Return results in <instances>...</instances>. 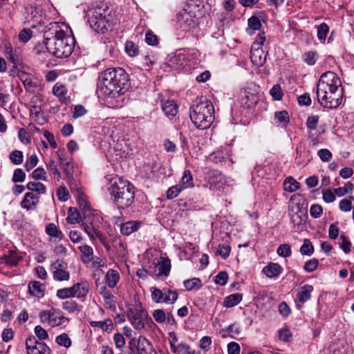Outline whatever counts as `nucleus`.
Wrapping results in <instances>:
<instances>
[{"mask_svg": "<svg viewBox=\"0 0 354 354\" xmlns=\"http://www.w3.org/2000/svg\"><path fill=\"white\" fill-rule=\"evenodd\" d=\"M99 80L100 91L106 101L120 97L130 87L129 74L120 67L106 68L100 73Z\"/></svg>", "mask_w": 354, "mask_h": 354, "instance_id": "obj_1", "label": "nucleus"}, {"mask_svg": "<svg viewBox=\"0 0 354 354\" xmlns=\"http://www.w3.org/2000/svg\"><path fill=\"white\" fill-rule=\"evenodd\" d=\"M316 93L317 100L323 107L327 109L338 107L343 96L341 80L332 71L323 73L317 83Z\"/></svg>", "mask_w": 354, "mask_h": 354, "instance_id": "obj_2", "label": "nucleus"}, {"mask_svg": "<svg viewBox=\"0 0 354 354\" xmlns=\"http://www.w3.org/2000/svg\"><path fill=\"white\" fill-rule=\"evenodd\" d=\"M44 44L48 51L58 58L69 57L73 53L75 39L61 30L57 24L44 31Z\"/></svg>", "mask_w": 354, "mask_h": 354, "instance_id": "obj_3", "label": "nucleus"}, {"mask_svg": "<svg viewBox=\"0 0 354 354\" xmlns=\"http://www.w3.org/2000/svg\"><path fill=\"white\" fill-rule=\"evenodd\" d=\"M108 189L118 208L124 209L133 204L135 189L129 182L121 178H113Z\"/></svg>", "mask_w": 354, "mask_h": 354, "instance_id": "obj_4", "label": "nucleus"}, {"mask_svg": "<svg viewBox=\"0 0 354 354\" xmlns=\"http://www.w3.org/2000/svg\"><path fill=\"white\" fill-rule=\"evenodd\" d=\"M214 106L206 99L196 100L190 107V119L194 126L199 129H207L211 126L214 118Z\"/></svg>", "mask_w": 354, "mask_h": 354, "instance_id": "obj_5", "label": "nucleus"}, {"mask_svg": "<svg viewBox=\"0 0 354 354\" xmlns=\"http://www.w3.org/2000/svg\"><path fill=\"white\" fill-rule=\"evenodd\" d=\"M88 22L92 29L96 32H105L110 28L115 20L107 6H98L90 8L86 12Z\"/></svg>", "mask_w": 354, "mask_h": 354, "instance_id": "obj_6", "label": "nucleus"}, {"mask_svg": "<svg viewBox=\"0 0 354 354\" xmlns=\"http://www.w3.org/2000/svg\"><path fill=\"white\" fill-rule=\"evenodd\" d=\"M203 6L197 0H189L185 7L176 16V23L178 27L185 31H190L197 27L198 18L197 12Z\"/></svg>", "mask_w": 354, "mask_h": 354, "instance_id": "obj_7", "label": "nucleus"}, {"mask_svg": "<svg viewBox=\"0 0 354 354\" xmlns=\"http://www.w3.org/2000/svg\"><path fill=\"white\" fill-rule=\"evenodd\" d=\"M82 227L84 232L88 234L90 239L93 241L95 239L99 241L105 247L107 245L106 237L103 233L99 230V224L101 223L102 217L96 210H86L82 214Z\"/></svg>", "mask_w": 354, "mask_h": 354, "instance_id": "obj_8", "label": "nucleus"}, {"mask_svg": "<svg viewBox=\"0 0 354 354\" xmlns=\"http://www.w3.org/2000/svg\"><path fill=\"white\" fill-rule=\"evenodd\" d=\"M127 317L134 328L138 330L143 329L149 320L151 321L140 304L130 307L127 310Z\"/></svg>", "mask_w": 354, "mask_h": 354, "instance_id": "obj_9", "label": "nucleus"}, {"mask_svg": "<svg viewBox=\"0 0 354 354\" xmlns=\"http://www.w3.org/2000/svg\"><path fill=\"white\" fill-rule=\"evenodd\" d=\"M39 319L41 322L46 323L52 327L64 325L68 322V319L64 317L59 310L56 308L41 310L39 313Z\"/></svg>", "mask_w": 354, "mask_h": 354, "instance_id": "obj_10", "label": "nucleus"}, {"mask_svg": "<svg viewBox=\"0 0 354 354\" xmlns=\"http://www.w3.org/2000/svg\"><path fill=\"white\" fill-rule=\"evenodd\" d=\"M26 346L28 354H50L49 347L45 343L37 341L35 337L28 338Z\"/></svg>", "mask_w": 354, "mask_h": 354, "instance_id": "obj_11", "label": "nucleus"}, {"mask_svg": "<svg viewBox=\"0 0 354 354\" xmlns=\"http://www.w3.org/2000/svg\"><path fill=\"white\" fill-rule=\"evenodd\" d=\"M53 272V279L56 281H68L70 278V274L66 270L67 263L62 260H57L50 266Z\"/></svg>", "mask_w": 354, "mask_h": 354, "instance_id": "obj_12", "label": "nucleus"}, {"mask_svg": "<svg viewBox=\"0 0 354 354\" xmlns=\"http://www.w3.org/2000/svg\"><path fill=\"white\" fill-rule=\"evenodd\" d=\"M19 77L22 82L26 91L31 93H39L42 90L41 85L30 75L24 72H21L20 74H19Z\"/></svg>", "mask_w": 354, "mask_h": 354, "instance_id": "obj_13", "label": "nucleus"}, {"mask_svg": "<svg viewBox=\"0 0 354 354\" xmlns=\"http://www.w3.org/2000/svg\"><path fill=\"white\" fill-rule=\"evenodd\" d=\"M292 204L289 205V212H301L303 210L305 212V216H307L308 212V203L303 195L296 194L292 195L290 199Z\"/></svg>", "mask_w": 354, "mask_h": 354, "instance_id": "obj_14", "label": "nucleus"}, {"mask_svg": "<svg viewBox=\"0 0 354 354\" xmlns=\"http://www.w3.org/2000/svg\"><path fill=\"white\" fill-rule=\"evenodd\" d=\"M169 66L176 70L189 71L191 68L190 62L187 56L183 53L174 55L169 61Z\"/></svg>", "mask_w": 354, "mask_h": 354, "instance_id": "obj_15", "label": "nucleus"}, {"mask_svg": "<svg viewBox=\"0 0 354 354\" xmlns=\"http://www.w3.org/2000/svg\"><path fill=\"white\" fill-rule=\"evenodd\" d=\"M250 59L254 65L261 66L266 62V56L261 48L256 47V44H252L250 50Z\"/></svg>", "mask_w": 354, "mask_h": 354, "instance_id": "obj_16", "label": "nucleus"}, {"mask_svg": "<svg viewBox=\"0 0 354 354\" xmlns=\"http://www.w3.org/2000/svg\"><path fill=\"white\" fill-rule=\"evenodd\" d=\"M259 100V96L257 94L244 91L241 93L240 102L242 106L250 109L256 106Z\"/></svg>", "mask_w": 354, "mask_h": 354, "instance_id": "obj_17", "label": "nucleus"}, {"mask_svg": "<svg viewBox=\"0 0 354 354\" xmlns=\"http://www.w3.org/2000/svg\"><path fill=\"white\" fill-rule=\"evenodd\" d=\"M39 201V197L32 192H27L21 202V207L27 211L35 209Z\"/></svg>", "mask_w": 354, "mask_h": 354, "instance_id": "obj_18", "label": "nucleus"}, {"mask_svg": "<svg viewBox=\"0 0 354 354\" xmlns=\"http://www.w3.org/2000/svg\"><path fill=\"white\" fill-rule=\"evenodd\" d=\"M171 270V262L168 258H160L155 267L154 272L158 277L167 276Z\"/></svg>", "mask_w": 354, "mask_h": 354, "instance_id": "obj_19", "label": "nucleus"}, {"mask_svg": "<svg viewBox=\"0 0 354 354\" xmlns=\"http://www.w3.org/2000/svg\"><path fill=\"white\" fill-rule=\"evenodd\" d=\"M142 223L140 221H127L120 225V232L122 235L129 236L138 231Z\"/></svg>", "mask_w": 354, "mask_h": 354, "instance_id": "obj_20", "label": "nucleus"}, {"mask_svg": "<svg viewBox=\"0 0 354 354\" xmlns=\"http://www.w3.org/2000/svg\"><path fill=\"white\" fill-rule=\"evenodd\" d=\"M1 259L3 263L12 267L16 266L19 263L22 259V256L19 255L16 251L9 250Z\"/></svg>", "mask_w": 354, "mask_h": 354, "instance_id": "obj_21", "label": "nucleus"}, {"mask_svg": "<svg viewBox=\"0 0 354 354\" xmlns=\"http://www.w3.org/2000/svg\"><path fill=\"white\" fill-rule=\"evenodd\" d=\"M138 354H151L154 351L151 342L144 337H140L137 345Z\"/></svg>", "mask_w": 354, "mask_h": 354, "instance_id": "obj_22", "label": "nucleus"}, {"mask_svg": "<svg viewBox=\"0 0 354 354\" xmlns=\"http://www.w3.org/2000/svg\"><path fill=\"white\" fill-rule=\"evenodd\" d=\"M313 291V287L311 285L306 284L300 288L297 294V301L300 304H304L310 300Z\"/></svg>", "mask_w": 354, "mask_h": 354, "instance_id": "obj_23", "label": "nucleus"}, {"mask_svg": "<svg viewBox=\"0 0 354 354\" xmlns=\"http://www.w3.org/2000/svg\"><path fill=\"white\" fill-rule=\"evenodd\" d=\"M29 292L37 297H42L44 295L45 286L39 281H35L28 284Z\"/></svg>", "mask_w": 354, "mask_h": 354, "instance_id": "obj_24", "label": "nucleus"}, {"mask_svg": "<svg viewBox=\"0 0 354 354\" xmlns=\"http://www.w3.org/2000/svg\"><path fill=\"white\" fill-rule=\"evenodd\" d=\"M208 183L211 185L218 187V185L222 183L223 176L222 174L216 169L209 170L206 175Z\"/></svg>", "mask_w": 354, "mask_h": 354, "instance_id": "obj_25", "label": "nucleus"}, {"mask_svg": "<svg viewBox=\"0 0 354 354\" xmlns=\"http://www.w3.org/2000/svg\"><path fill=\"white\" fill-rule=\"evenodd\" d=\"M67 88L62 84L56 83L53 88V93L54 95L57 97L62 103L66 104L68 100L66 97L67 94Z\"/></svg>", "mask_w": 354, "mask_h": 354, "instance_id": "obj_26", "label": "nucleus"}, {"mask_svg": "<svg viewBox=\"0 0 354 354\" xmlns=\"http://www.w3.org/2000/svg\"><path fill=\"white\" fill-rule=\"evenodd\" d=\"M243 295L240 293H234L227 296L223 301V306L226 308H232L238 305L242 300Z\"/></svg>", "mask_w": 354, "mask_h": 354, "instance_id": "obj_27", "label": "nucleus"}, {"mask_svg": "<svg viewBox=\"0 0 354 354\" xmlns=\"http://www.w3.org/2000/svg\"><path fill=\"white\" fill-rule=\"evenodd\" d=\"M281 272V267L278 263H270L263 269V272L268 277H277Z\"/></svg>", "mask_w": 354, "mask_h": 354, "instance_id": "obj_28", "label": "nucleus"}, {"mask_svg": "<svg viewBox=\"0 0 354 354\" xmlns=\"http://www.w3.org/2000/svg\"><path fill=\"white\" fill-rule=\"evenodd\" d=\"M75 297L77 298L84 297L88 292V285L86 282L77 283L73 286Z\"/></svg>", "mask_w": 354, "mask_h": 354, "instance_id": "obj_29", "label": "nucleus"}, {"mask_svg": "<svg viewBox=\"0 0 354 354\" xmlns=\"http://www.w3.org/2000/svg\"><path fill=\"white\" fill-rule=\"evenodd\" d=\"M120 279V274L117 270H109L106 274V281L109 288H113L116 286Z\"/></svg>", "mask_w": 354, "mask_h": 354, "instance_id": "obj_30", "label": "nucleus"}, {"mask_svg": "<svg viewBox=\"0 0 354 354\" xmlns=\"http://www.w3.org/2000/svg\"><path fill=\"white\" fill-rule=\"evenodd\" d=\"M162 110L166 115L174 116L177 113L178 107L173 100H167L162 104Z\"/></svg>", "mask_w": 354, "mask_h": 354, "instance_id": "obj_31", "label": "nucleus"}, {"mask_svg": "<svg viewBox=\"0 0 354 354\" xmlns=\"http://www.w3.org/2000/svg\"><path fill=\"white\" fill-rule=\"evenodd\" d=\"M292 223L295 225H300L305 223L307 216H305V212L303 210L301 212H289Z\"/></svg>", "mask_w": 354, "mask_h": 354, "instance_id": "obj_32", "label": "nucleus"}, {"mask_svg": "<svg viewBox=\"0 0 354 354\" xmlns=\"http://www.w3.org/2000/svg\"><path fill=\"white\" fill-rule=\"evenodd\" d=\"M57 153H58V156L59 158V160H60L61 163L64 165V171L66 176L67 177V179H68V184L70 185L71 181H72L73 180V167L71 165L69 162H64V158H62L61 154L59 153V151L57 152Z\"/></svg>", "mask_w": 354, "mask_h": 354, "instance_id": "obj_33", "label": "nucleus"}, {"mask_svg": "<svg viewBox=\"0 0 354 354\" xmlns=\"http://www.w3.org/2000/svg\"><path fill=\"white\" fill-rule=\"evenodd\" d=\"M103 289L104 290L101 292V295L103 297L105 304L110 308H115V297L110 291L106 290V287H104Z\"/></svg>", "mask_w": 354, "mask_h": 354, "instance_id": "obj_34", "label": "nucleus"}, {"mask_svg": "<svg viewBox=\"0 0 354 354\" xmlns=\"http://www.w3.org/2000/svg\"><path fill=\"white\" fill-rule=\"evenodd\" d=\"M283 186L286 192H293L299 188V183L292 177H288L285 180Z\"/></svg>", "mask_w": 354, "mask_h": 354, "instance_id": "obj_35", "label": "nucleus"}, {"mask_svg": "<svg viewBox=\"0 0 354 354\" xmlns=\"http://www.w3.org/2000/svg\"><path fill=\"white\" fill-rule=\"evenodd\" d=\"M155 166L156 165L154 163L143 164L140 168V175L146 178H151Z\"/></svg>", "mask_w": 354, "mask_h": 354, "instance_id": "obj_36", "label": "nucleus"}, {"mask_svg": "<svg viewBox=\"0 0 354 354\" xmlns=\"http://www.w3.org/2000/svg\"><path fill=\"white\" fill-rule=\"evenodd\" d=\"M46 232L52 237L59 238L60 239L63 236L62 231L59 230L54 223H49L46 225Z\"/></svg>", "mask_w": 354, "mask_h": 354, "instance_id": "obj_37", "label": "nucleus"}, {"mask_svg": "<svg viewBox=\"0 0 354 354\" xmlns=\"http://www.w3.org/2000/svg\"><path fill=\"white\" fill-rule=\"evenodd\" d=\"M57 297L60 299H65L75 297V292H73V286L69 288H64L59 289L57 291Z\"/></svg>", "mask_w": 354, "mask_h": 354, "instance_id": "obj_38", "label": "nucleus"}, {"mask_svg": "<svg viewBox=\"0 0 354 354\" xmlns=\"http://www.w3.org/2000/svg\"><path fill=\"white\" fill-rule=\"evenodd\" d=\"M26 187L28 190L35 192L39 194H45L46 192V187L41 183L29 182Z\"/></svg>", "mask_w": 354, "mask_h": 354, "instance_id": "obj_39", "label": "nucleus"}, {"mask_svg": "<svg viewBox=\"0 0 354 354\" xmlns=\"http://www.w3.org/2000/svg\"><path fill=\"white\" fill-rule=\"evenodd\" d=\"M152 299L156 303L164 302L165 289L162 290L155 287L150 288Z\"/></svg>", "mask_w": 354, "mask_h": 354, "instance_id": "obj_40", "label": "nucleus"}, {"mask_svg": "<svg viewBox=\"0 0 354 354\" xmlns=\"http://www.w3.org/2000/svg\"><path fill=\"white\" fill-rule=\"evenodd\" d=\"M314 252V248L310 242V241L308 239H305L303 243V245L300 248V252L303 255L310 256L313 254Z\"/></svg>", "mask_w": 354, "mask_h": 354, "instance_id": "obj_41", "label": "nucleus"}, {"mask_svg": "<svg viewBox=\"0 0 354 354\" xmlns=\"http://www.w3.org/2000/svg\"><path fill=\"white\" fill-rule=\"evenodd\" d=\"M77 203L79 205V207L82 211V213H84L86 210H91L92 208L90 206V204L86 201V197L84 194L80 193L77 196Z\"/></svg>", "mask_w": 354, "mask_h": 354, "instance_id": "obj_42", "label": "nucleus"}, {"mask_svg": "<svg viewBox=\"0 0 354 354\" xmlns=\"http://www.w3.org/2000/svg\"><path fill=\"white\" fill-rule=\"evenodd\" d=\"M277 253L279 257L285 258L290 257L292 254L290 245L287 243L281 244L277 250Z\"/></svg>", "mask_w": 354, "mask_h": 354, "instance_id": "obj_43", "label": "nucleus"}, {"mask_svg": "<svg viewBox=\"0 0 354 354\" xmlns=\"http://www.w3.org/2000/svg\"><path fill=\"white\" fill-rule=\"evenodd\" d=\"M10 160L14 165H21L24 160L22 151L19 150H14L10 154Z\"/></svg>", "mask_w": 354, "mask_h": 354, "instance_id": "obj_44", "label": "nucleus"}, {"mask_svg": "<svg viewBox=\"0 0 354 354\" xmlns=\"http://www.w3.org/2000/svg\"><path fill=\"white\" fill-rule=\"evenodd\" d=\"M183 284L187 290H191L194 288H200L202 286L201 281L198 278H192L185 280Z\"/></svg>", "mask_w": 354, "mask_h": 354, "instance_id": "obj_45", "label": "nucleus"}, {"mask_svg": "<svg viewBox=\"0 0 354 354\" xmlns=\"http://www.w3.org/2000/svg\"><path fill=\"white\" fill-rule=\"evenodd\" d=\"M178 295L176 291L165 288L164 302L174 304L178 299Z\"/></svg>", "mask_w": 354, "mask_h": 354, "instance_id": "obj_46", "label": "nucleus"}, {"mask_svg": "<svg viewBox=\"0 0 354 354\" xmlns=\"http://www.w3.org/2000/svg\"><path fill=\"white\" fill-rule=\"evenodd\" d=\"M317 59V53L315 51H308L303 55V60L308 65H314Z\"/></svg>", "mask_w": 354, "mask_h": 354, "instance_id": "obj_47", "label": "nucleus"}, {"mask_svg": "<svg viewBox=\"0 0 354 354\" xmlns=\"http://www.w3.org/2000/svg\"><path fill=\"white\" fill-rule=\"evenodd\" d=\"M329 28L326 23H322L317 27V37L322 41L324 42L326 39V35L328 33Z\"/></svg>", "mask_w": 354, "mask_h": 354, "instance_id": "obj_48", "label": "nucleus"}, {"mask_svg": "<svg viewBox=\"0 0 354 354\" xmlns=\"http://www.w3.org/2000/svg\"><path fill=\"white\" fill-rule=\"evenodd\" d=\"M274 119L280 124L286 125L289 122V115L286 111H277L274 113Z\"/></svg>", "mask_w": 354, "mask_h": 354, "instance_id": "obj_49", "label": "nucleus"}, {"mask_svg": "<svg viewBox=\"0 0 354 354\" xmlns=\"http://www.w3.org/2000/svg\"><path fill=\"white\" fill-rule=\"evenodd\" d=\"M184 189L183 185H176L170 187L167 192V198L168 199H173L178 196L182 190Z\"/></svg>", "mask_w": 354, "mask_h": 354, "instance_id": "obj_50", "label": "nucleus"}, {"mask_svg": "<svg viewBox=\"0 0 354 354\" xmlns=\"http://www.w3.org/2000/svg\"><path fill=\"white\" fill-rule=\"evenodd\" d=\"M126 53L131 57H135L138 55V47L131 41H128L125 44Z\"/></svg>", "mask_w": 354, "mask_h": 354, "instance_id": "obj_51", "label": "nucleus"}, {"mask_svg": "<svg viewBox=\"0 0 354 354\" xmlns=\"http://www.w3.org/2000/svg\"><path fill=\"white\" fill-rule=\"evenodd\" d=\"M56 342L66 348H69L71 346V340L66 333H62L58 335L56 338Z\"/></svg>", "mask_w": 354, "mask_h": 354, "instance_id": "obj_52", "label": "nucleus"}, {"mask_svg": "<svg viewBox=\"0 0 354 354\" xmlns=\"http://www.w3.org/2000/svg\"><path fill=\"white\" fill-rule=\"evenodd\" d=\"M47 168L50 172H51L57 180L61 178V173L58 169V166L56 162L53 160H50L47 164Z\"/></svg>", "mask_w": 354, "mask_h": 354, "instance_id": "obj_53", "label": "nucleus"}, {"mask_svg": "<svg viewBox=\"0 0 354 354\" xmlns=\"http://www.w3.org/2000/svg\"><path fill=\"white\" fill-rule=\"evenodd\" d=\"M192 176L189 171H185L183 176L181 178V184L180 185H183L184 189L189 187L192 186Z\"/></svg>", "mask_w": 354, "mask_h": 354, "instance_id": "obj_54", "label": "nucleus"}, {"mask_svg": "<svg viewBox=\"0 0 354 354\" xmlns=\"http://www.w3.org/2000/svg\"><path fill=\"white\" fill-rule=\"evenodd\" d=\"M231 250V248L229 245L223 244L220 245L216 252V255H220L223 259H227Z\"/></svg>", "mask_w": 354, "mask_h": 354, "instance_id": "obj_55", "label": "nucleus"}, {"mask_svg": "<svg viewBox=\"0 0 354 354\" xmlns=\"http://www.w3.org/2000/svg\"><path fill=\"white\" fill-rule=\"evenodd\" d=\"M319 265V261L317 259H311L308 261H307L304 266V269L305 270V271L308 272H312L313 271H315L317 266Z\"/></svg>", "mask_w": 354, "mask_h": 354, "instance_id": "obj_56", "label": "nucleus"}, {"mask_svg": "<svg viewBox=\"0 0 354 354\" xmlns=\"http://www.w3.org/2000/svg\"><path fill=\"white\" fill-rule=\"evenodd\" d=\"M339 244L345 253H348L351 251V243L346 236H340Z\"/></svg>", "mask_w": 354, "mask_h": 354, "instance_id": "obj_57", "label": "nucleus"}, {"mask_svg": "<svg viewBox=\"0 0 354 354\" xmlns=\"http://www.w3.org/2000/svg\"><path fill=\"white\" fill-rule=\"evenodd\" d=\"M80 251L82 253V254L86 257V261H89L93 259V248L87 245L80 246L79 247Z\"/></svg>", "mask_w": 354, "mask_h": 354, "instance_id": "obj_58", "label": "nucleus"}, {"mask_svg": "<svg viewBox=\"0 0 354 354\" xmlns=\"http://www.w3.org/2000/svg\"><path fill=\"white\" fill-rule=\"evenodd\" d=\"M25 178V172L21 169L18 168L14 171L12 180L13 183H22L24 181Z\"/></svg>", "mask_w": 354, "mask_h": 354, "instance_id": "obj_59", "label": "nucleus"}, {"mask_svg": "<svg viewBox=\"0 0 354 354\" xmlns=\"http://www.w3.org/2000/svg\"><path fill=\"white\" fill-rule=\"evenodd\" d=\"M270 93L275 100H280L283 96L281 88L278 84L273 86V87L270 91Z\"/></svg>", "mask_w": 354, "mask_h": 354, "instance_id": "obj_60", "label": "nucleus"}, {"mask_svg": "<svg viewBox=\"0 0 354 354\" xmlns=\"http://www.w3.org/2000/svg\"><path fill=\"white\" fill-rule=\"evenodd\" d=\"M37 156L35 154L32 155L26 160L24 165L25 169L29 171L37 165Z\"/></svg>", "mask_w": 354, "mask_h": 354, "instance_id": "obj_61", "label": "nucleus"}, {"mask_svg": "<svg viewBox=\"0 0 354 354\" xmlns=\"http://www.w3.org/2000/svg\"><path fill=\"white\" fill-rule=\"evenodd\" d=\"M319 119L318 115L309 116L306 120L307 128L309 130H315L318 124Z\"/></svg>", "mask_w": 354, "mask_h": 354, "instance_id": "obj_62", "label": "nucleus"}, {"mask_svg": "<svg viewBox=\"0 0 354 354\" xmlns=\"http://www.w3.org/2000/svg\"><path fill=\"white\" fill-rule=\"evenodd\" d=\"M57 196L59 201H66L69 198V194L64 186H60L57 190Z\"/></svg>", "mask_w": 354, "mask_h": 354, "instance_id": "obj_63", "label": "nucleus"}, {"mask_svg": "<svg viewBox=\"0 0 354 354\" xmlns=\"http://www.w3.org/2000/svg\"><path fill=\"white\" fill-rule=\"evenodd\" d=\"M145 41L150 46H156L158 43V39L157 36L151 30L146 32Z\"/></svg>", "mask_w": 354, "mask_h": 354, "instance_id": "obj_64", "label": "nucleus"}]
</instances>
